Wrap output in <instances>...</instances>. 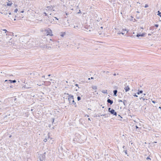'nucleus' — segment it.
Returning <instances> with one entry per match:
<instances>
[{"label":"nucleus","instance_id":"0e129e2a","mask_svg":"<svg viewBox=\"0 0 161 161\" xmlns=\"http://www.w3.org/2000/svg\"><path fill=\"white\" fill-rule=\"evenodd\" d=\"M159 108H160V109H161V107H159Z\"/></svg>","mask_w":161,"mask_h":161},{"label":"nucleus","instance_id":"f03ea898","mask_svg":"<svg viewBox=\"0 0 161 161\" xmlns=\"http://www.w3.org/2000/svg\"><path fill=\"white\" fill-rule=\"evenodd\" d=\"M45 153L44 154H40L38 158L39 159V160L41 161H44V160L45 158Z\"/></svg>","mask_w":161,"mask_h":161},{"label":"nucleus","instance_id":"680f3d73","mask_svg":"<svg viewBox=\"0 0 161 161\" xmlns=\"http://www.w3.org/2000/svg\"><path fill=\"white\" fill-rule=\"evenodd\" d=\"M9 15H11V13H9Z\"/></svg>","mask_w":161,"mask_h":161},{"label":"nucleus","instance_id":"f3484780","mask_svg":"<svg viewBox=\"0 0 161 161\" xmlns=\"http://www.w3.org/2000/svg\"><path fill=\"white\" fill-rule=\"evenodd\" d=\"M49 139H50L49 137H48L47 138H45V139H44L43 141L45 142H47V141L48 140H49Z\"/></svg>","mask_w":161,"mask_h":161},{"label":"nucleus","instance_id":"f257e3e1","mask_svg":"<svg viewBox=\"0 0 161 161\" xmlns=\"http://www.w3.org/2000/svg\"><path fill=\"white\" fill-rule=\"evenodd\" d=\"M68 100L69 101V103L70 104H74L75 107H76L77 105L76 103H75L74 101V97L73 96H71V97L69 98Z\"/></svg>","mask_w":161,"mask_h":161},{"label":"nucleus","instance_id":"f704fd0d","mask_svg":"<svg viewBox=\"0 0 161 161\" xmlns=\"http://www.w3.org/2000/svg\"><path fill=\"white\" fill-rule=\"evenodd\" d=\"M43 15H44V16H47V14H46V13L44 12V13H43Z\"/></svg>","mask_w":161,"mask_h":161},{"label":"nucleus","instance_id":"13d9d810","mask_svg":"<svg viewBox=\"0 0 161 161\" xmlns=\"http://www.w3.org/2000/svg\"><path fill=\"white\" fill-rule=\"evenodd\" d=\"M45 77V76L44 75H43L42 76V77H43V78H44Z\"/></svg>","mask_w":161,"mask_h":161},{"label":"nucleus","instance_id":"0eeeda50","mask_svg":"<svg viewBox=\"0 0 161 161\" xmlns=\"http://www.w3.org/2000/svg\"><path fill=\"white\" fill-rule=\"evenodd\" d=\"M125 90V91L126 92H127L130 89V87H129V86H125L124 88Z\"/></svg>","mask_w":161,"mask_h":161},{"label":"nucleus","instance_id":"dca6fc26","mask_svg":"<svg viewBox=\"0 0 161 161\" xmlns=\"http://www.w3.org/2000/svg\"><path fill=\"white\" fill-rule=\"evenodd\" d=\"M47 9H46V10L48 9V10H52V8H53L52 6L47 7Z\"/></svg>","mask_w":161,"mask_h":161},{"label":"nucleus","instance_id":"69168bd1","mask_svg":"<svg viewBox=\"0 0 161 161\" xmlns=\"http://www.w3.org/2000/svg\"><path fill=\"white\" fill-rule=\"evenodd\" d=\"M123 30H125V31H126V29H125V30L123 29Z\"/></svg>","mask_w":161,"mask_h":161},{"label":"nucleus","instance_id":"9d476101","mask_svg":"<svg viewBox=\"0 0 161 161\" xmlns=\"http://www.w3.org/2000/svg\"><path fill=\"white\" fill-rule=\"evenodd\" d=\"M13 43L14 42L13 41V40L12 38H11L8 42V44L11 45L12 44H14Z\"/></svg>","mask_w":161,"mask_h":161},{"label":"nucleus","instance_id":"58836bf2","mask_svg":"<svg viewBox=\"0 0 161 161\" xmlns=\"http://www.w3.org/2000/svg\"><path fill=\"white\" fill-rule=\"evenodd\" d=\"M133 96H134V97H138L137 95H136V94H135Z\"/></svg>","mask_w":161,"mask_h":161},{"label":"nucleus","instance_id":"e433bc0d","mask_svg":"<svg viewBox=\"0 0 161 161\" xmlns=\"http://www.w3.org/2000/svg\"><path fill=\"white\" fill-rule=\"evenodd\" d=\"M104 73H105L106 74H107L108 73H109L108 71H104Z\"/></svg>","mask_w":161,"mask_h":161},{"label":"nucleus","instance_id":"c756f323","mask_svg":"<svg viewBox=\"0 0 161 161\" xmlns=\"http://www.w3.org/2000/svg\"><path fill=\"white\" fill-rule=\"evenodd\" d=\"M146 159L147 160H148V159L151 160V159L149 157H148L146 158Z\"/></svg>","mask_w":161,"mask_h":161},{"label":"nucleus","instance_id":"79ce46f5","mask_svg":"<svg viewBox=\"0 0 161 161\" xmlns=\"http://www.w3.org/2000/svg\"><path fill=\"white\" fill-rule=\"evenodd\" d=\"M120 33H121V34H122V35H124V33H123V32H120V33H119H119L118 34H120Z\"/></svg>","mask_w":161,"mask_h":161},{"label":"nucleus","instance_id":"3c124183","mask_svg":"<svg viewBox=\"0 0 161 161\" xmlns=\"http://www.w3.org/2000/svg\"><path fill=\"white\" fill-rule=\"evenodd\" d=\"M153 143H157V142H153Z\"/></svg>","mask_w":161,"mask_h":161},{"label":"nucleus","instance_id":"5fc2aeb1","mask_svg":"<svg viewBox=\"0 0 161 161\" xmlns=\"http://www.w3.org/2000/svg\"><path fill=\"white\" fill-rule=\"evenodd\" d=\"M136 12L138 13H140L139 11H136Z\"/></svg>","mask_w":161,"mask_h":161},{"label":"nucleus","instance_id":"ddd939ff","mask_svg":"<svg viewBox=\"0 0 161 161\" xmlns=\"http://www.w3.org/2000/svg\"><path fill=\"white\" fill-rule=\"evenodd\" d=\"M144 33H142V34H138L136 35V36L138 37H139L140 36H144Z\"/></svg>","mask_w":161,"mask_h":161},{"label":"nucleus","instance_id":"ea45409f","mask_svg":"<svg viewBox=\"0 0 161 161\" xmlns=\"http://www.w3.org/2000/svg\"><path fill=\"white\" fill-rule=\"evenodd\" d=\"M152 102L154 103H156V101H152Z\"/></svg>","mask_w":161,"mask_h":161},{"label":"nucleus","instance_id":"bb28decb","mask_svg":"<svg viewBox=\"0 0 161 161\" xmlns=\"http://www.w3.org/2000/svg\"><path fill=\"white\" fill-rule=\"evenodd\" d=\"M118 116L119 117V120H120L121 119H119V118H120V119L122 118V117H121L119 114L118 115Z\"/></svg>","mask_w":161,"mask_h":161},{"label":"nucleus","instance_id":"052dcab7","mask_svg":"<svg viewBox=\"0 0 161 161\" xmlns=\"http://www.w3.org/2000/svg\"><path fill=\"white\" fill-rule=\"evenodd\" d=\"M14 5L15 6V7H16L17 6L16 4Z\"/></svg>","mask_w":161,"mask_h":161},{"label":"nucleus","instance_id":"7ed1b4c3","mask_svg":"<svg viewBox=\"0 0 161 161\" xmlns=\"http://www.w3.org/2000/svg\"><path fill=\"white\" fill-rule=\"evenodd\" d=\"M8 82L9 84H11V83H15L16 82V81L15 80H6L5 82Z\"/></svg>","mask_w":161,"mask_h":161},{"label":"nucleus","instance_id":"a19ab883","mask_svg":"<svg viewBox=\"0 0 161 161\" xmlns=\"http://www.w3.org/2000/svg\"><path fill=\"white\" fill-rule=\"evenodd\" d=\"M135 126H136V129H138L139 128L138 127L137 125H136Z\"/></svg>","mask_w":161,"mask_h":161},{"label":"nucleus","instance_id":"412c9836","mask_svg":"<svg viewBox=\"0 0 161 161\" xmlns=\"http://www.w3.org/2000/svg\"><path fill=\"white\" fill-rule=\"evenodd\" d=\"M158 15L161 17V12H160L159 11H158Z\"/></svg>","mask_w":161,"mask_h":161},{"label":"nucleus","instance_id":"09e8293b","mask_svg":"<svg viewBox=\"0 0 161 161\" xmlns=\"http://www.w3.org/2000/svg\"><path fill=\"white\" fill-rule=\"evenodd\" d=\"M125 146H123V148L124 149H125Z\"/></svg>","mask_w":161,"mask_h":161},{"label":"nucleus","instance_id":"2eb2a0df","mask_svg":"<svg viewBox=\"0 0 161 161\" xmlns=\"http://www.w3.org/2000/svg\"><path fill=\"white\" fill-rule=\"evenodd\" d=\"M143 92V91L142 90L140 91L139 89L138 90V92L137 93V94L138 95H139L140 94L142 93Z\"/></svg>","mask_w":161,"mask_h":161},{"label":"nucleus","instance_id":"6ab92c4d","mask_svg":"<svg viewBox=\"0 0 161 161\" xmlns=\"http://www.w3.org/2000/svg\"><path fill=\"white\" fill-rule=\"evenodd\" d=\"M23 87L25 88L26 89H28L30 88V87H28L26 86V85L24 86H23Z\"/></svg>","mask_w":161,"mask_h":161},{"label":"nucleus","instance_id":"5701e85b","mask_svg":"<svg viewBox=\"0 0 161 161\" xmlns=\"http://www.w3.org/2000/svg\"><path fill=\"white\" fill-rule=\"evenodd\" d=\"M92 88L94 90H96L97 89V87L96 86H93L92 87Z\"/></svg>","mask_w":161,"mask_h":161},{"label":"nucleus","instance_id":"6e6552de","mask_svg":"<svg viewBox=\"0 0 161 161\" xmlns=\"http://www.w3.org/2000/svg\"><path fill=\"white\" fill-rule=\"evenodd\" d=\"M72 95H69L68 93H65L64 94V97H67L68 98L70 97H71Z\"/></svg>","mask_w":161,"mask_h":161},{"label":"nucleus","instance_id":"e2e57ef3","mask_svg":"<svg viewBox=\"0 0 161 161\" xmlns=\"http://www.w3.org/2000/svg\"><path fill=\"white\" fill-rule=\"evenodd\" d=\"M14 21H15V20H16V19H14Z\"/></svg>","mask_w":161,"mask_h":161},{"label":"nucleus","instance_id":"a878e982","mask_svg":"<svg viewBox=\"0 0 161 161\" xmlns=\"http://www.w3.org/2000/svg\"><path fill=\"white\" fill-rule=\"evenodd\" d=\"M18 11V9L17 8H16L15 9L14 11V12L15 13H16Z\"/></svg>","mask_w":161,"mask_h":161},{"label":"nucleus","instance_id":"de8ad7c7","mask_svg":"<svg viewBox=\"0 0 161 161\" xmlns=\"http://www.w3.org/2000/svg\"><path fill=\"white\" fill-rule=\"evenodd\" d=\"M113 75H114V76H116V74H113Z\"/></svg>","mask_w":161,"mask_h":161},{"label":"nucleus","instance_id":"bf43d9fd","mask_svg":"<svg viewBox=\"0 0 161 161\" xmlns=\"http://www.w3.org/2000/svg\"><path fill=\"white\" fill-rule=\"evenodd\" d=\"M21 12L22 13H23L24 12V11H21Z\"/></svg>","mask_w":161,"mask_h":161},{"label":"nucleus","instance_id":"473e14b6","mask_svg":"<svg viewBox=\"0 0 161 161\" xmlns=\"http://www.w3.org/2000/svg\"><path fill=\"white\" fill-rule=\"evenodd\" d=\"M52 120H53V122H54V118H52Z\"/></svg>","mask_w":161,"mask_h":161},{"label":"nucleus","instance_id":"774afa93","mask_svg":"<svg viewBox=\"0 0 161 161\" xmlns=\"http://www.w3.org/2000/svg\"><path fill=\"white\" fill-rule=\"evenodd\" d=\"M88 79V80H90V78H89Z\"/></svg>","mask_w":161,"mask_h":161},{"label":"nucleus","instance_id":"20e7f679","mask_svg":"<svg viewBox=\"0 0 161 161\" xmlns=\"http://www.w3.org/2000/svg\"><path fill=\"white\" fill-rule=\"evenodd\" d=\"M110 113L111 114H113L114 115H117V113L116 112H115L114 110V109H112V110H111V111L110 112Z\"/></svg>","mask_w":161,"mask_h":161},{"label":"nucleus","instance_id":"6e6d98bb","mask_svg":"<svg viewBox=\"0 0 161 161\" xmlns=\"http://www.w3.org/2000/svg\"><path fill=\"white\" fill-rule=\"evenodd\" d=\"M10 88H12L13 87V86H10Z\"/></svg>","mask_w":161,"mask_h":161},{"label":"nucleus","instance_id":"b1692460","mask_svg":"<svg viewBox=\"0 0 161 161\" xmlns=\"http://www.w3.org/2000/svg\"><path fill=\"white\" fill-rule=\"evenodd\" d=\"M61 33H62V32H61ZM64 35H65V32H64L63 33H62V34H61V36H62V37H63V36H64Z\"/></svg>","mask_w":161,"mask_h":161},{"label":"nucleus","instance_id":"c85d7f7f","mask_svg":"<svg viewBox=\"0 0 161 161\" xmlns=\"http://www.w3.org/2000/svg\"><path fill=\"white\" fill-rule=\"evenodd\" d=\"M53 19H54V21H55V20H58V18H56V17H54V18Z\"/></svg>","mask_w":161,"mask_h":161},{"label":"nucleus","instance_id":"c03bdc74","mask_svg":"<svg viewBox=\"0 0 161 161\" xmlns=\"http://www.w3.org/2000/svg\"><path fill=\"white\" fill-rule=\"evenodd\" d=\"M79 88V87H78V89L77 88H76V89H75V90L76 91H77L78 90V89Z\"/></svg>","mask_w":161,"mask_h":161},{"label":"nucleus","instance_id":"4be33fe9","mask_svg":"<svg viewBox=\"0 0 161 161\" xmlns=\"http://www.w3.org/2000/svg\"><path fill=\"white\" fill-rule=\"evenodd\" d=\"M77 99L78 101L80 100L81 99L80 97V96H78V97H77Z\"/></svg>","mask_w":161,"mask_h":161},{"label":"nucleus","instance_id":"4468645a","mask_svg":"<svg viewBox=\"0 0 161 161\" xmlns=\"http://www.w3.org/2000/svg\"><path fill=\"white\" fill-rule=\"evenodd\" d=\"M123 104L125 106H126V103H127V101L126 100H124L123 101Z\"/></svg>","mask_w":161,"mask_h":161},{"label":"nucleus","instance_id":"a18cd8bd","mask_svg":"<svg viewBox=\"0 0 161 161\" xmlns=\"http://www.w3.org/2000/svg\"><path fill=\"white\" fill-rule=\"evenodd\" d=\"M75 86H77V87H79V86H78V84H75Z\"/></svg>","mask_w":161,"mask_h":161},{"label":"nucleus","instance_id":"72a5a7b5","mask_svg":"<svg viewBox=\"0 0 161 161\" xmlns=\"http://www.w3.org/2000/svg\"><path fill=\"white\" fill-rule=\"evenodd\" d=\"M3 30L4 31H5V33H6L7 32V31L6 30V29H3Z\"/></svg>","mask_w":161,"mask_h":161},{"label":"nucleus","instance_id":"603ef678","mask_svg":"<svg viewBox=\"0 0 161 161\" xmlns=\"http://www.w3.org/2000/svg\"><path fill=\"white\" fill-rule=\"evenodd\" d=\"M66 14L67 16H68V14L67 13H66Z\"/></svg>","mask_w":161,"mask_h":161},{"label":"nucleus","instance_id":"37998d69","mask_svg":"<svg viewBox=\"0 0 161 161\" xmlns=\"http://www.w3.org/2000/svg\"><path fill=\"white\" fill-rule=\"evenodd\" d=\"M136 18L137 19L139 18V17L137 15H136Z\"/></svg>","mask_w":161,"mask_h":161},{"label":"nucleus","instance_id":"39448f33","mask_svg":"<svg viewBox=\"0 0 161 161\" xmlns=\"http://www.w3.org/2000/svg\"><path fill=\"white\" fill-rule=\"evenodd\" d=\"M49 21L51 23H57V22H54V19H51L50 18H49L48 19Z\"/></svg>","mask_w":161,"mask_h":161},{"label":"nucleus","instance_id":"338daca9","mask_svg":"<svg viewBox=\"0 0 161 161\" xmlns=\"http://www.w3.org/2000/svg\"><path fill=\"white\" fill-rule=\"evenodd\" d=\"M5 14L6 15V14H7L6 13L5 14Z\"/></svg>","mask_w":161,"mask_h":161},{"label":"nucleus","instance_id":"aec40b11","mask_svg":"<svg viewBox=\"0 0 161 161\" xmlns=\"http://www.w3.org/2000/svg\"><path fill=\"white\" fill-rule=\"evenodd\" d=\"M12 4V3H8L7 4V5L8 6H11Z\"/></svg>","mask_w":161,"mask_h":161},{"label":"nucleus","instance_id":"4d7b16f0","mask_svg":"<svg viewBox=\"0 0 161 161\" xmlns=\"http://www.w3.org/2000/svg\"><path fill=\"white\" fill-rule=\"evenodd\" d=\"M50 75H51L50 74H49V75H48V76H50Z\"/></svg>","mask_w":161,"mask_h":161},{"label":"nucleus","instance_id":"864d4df0","mask_svg":"<svg viewBox=\"0 0 161 161\" xmlns=\"http://www.w3.org/2000/svg\"><path fill=\"white\" fill-rule=\"evenodd\" d=\"M88 120H91L90 119V118H89L88 119Z\"/></svg>","mask_w":161,"mask_h":161},{"label":"nucleus","instance_id":"cd10ccee","mask_svg":"<svg viewBox=\"0 0 161 161\" xmlns=\"http://www.w3.org/2000/svg\"><path fill=\"white\" fill-rule=\"evenodd\" d=\"M148 7V5L147 4H145V6H144L145 8H147Z\"/></svg>","mask_w":161,"mask_h":161},{"label":"nucleus","instance_id":"393cba45","mask_svg":"<svg viewBox=\"0 0 161 161\" xmlns=\"http://www.w3.org/2000/svg\"><path fill=\"white\" fill-rule=\"evenodd\" d=\"M111 110L112 109L110 108H108V111L110 113V111H111Z\"/></svg>","mask_w":161,"mask_h":161},{"label":"nucleus","instance_id":"a211bd4d","mask_svg":"<svg viewBox=\"0 0 161 161\" xmlns=\"http://www.w3.org/2000/svg\"><path fill=\"white\" fill-rule=\"evenodd\" d=\"M102 92L104 93H107V90H103L102 91Z\"/></svg>","mask_w":161,"mask_h":161},{"label":"nucleus","instance_id":"7c9ffc66","mask_svg":"<svg viewBox=\"0 0 161 161\" xmlns=\"http://www.w3.org/2000/svg\"><path fill=\"white\" fill-rule=\"evenodd\" d=\"M142 99L143 100H145V99L147 100V99H145L144 98H143L142 97L141 98H140V99Z\"/></svg>","mask_w":161,"mask_h":161},{"label":"nucleus","instance_id":"9b49d317","mask_svg":"<svg viewBox=\"0 0 161 161\" xmlns=\"http://www.w3.org/2000/svg\"><path fill=\"white\" fill-rule=\"evenodd\" d=\"M108 115H110V114H104L101 115V116H105V118L108 117L109 116Z\"/></svg>","mask_w":161,"mask_h":161},{"label":"nucleus","instance_id":"f8f14e48","mask_svg":"<svg viewBox=\"0 0 161 161\" xmlns=\"http://www.w3.org/2000/svg\"><path fill=\"white\" fill-rule=\"evenodd\" d=\"M113 93H114V96H117V90H114L113 91Z\"/></svg>","mask_w":161,"mask_h":161},{"label":"nucleus","instance_id":"c9c22d12","mask_svg":"<svg viewBox=\"0 0 161 161\" xmlns=\"http://www.w3.org/2000/svg\"><path fill=\"white\" fill-rule=\"evenodd\" d=\"M118 101L119 102H123V101L121 100H119Z\"/></svg>","mask_w":161,"mask_h":161},{"label":"nucleus","instance_id":"8fccbe9b","mask_svg":"<svg viewBox=\"0 0 161 161\" xmlns=\"http://www.w3.org/2000/svg\"><path fill=\"white\" fill-rule=\"evenodd\" d=\"M91 79H94V78H93V77H91Z\"/></svg>","mask_w":161,"mask_h":161},{"label":"nucleus","instance_id":"423d86ee","mask_svg":"<svg viewBox=\"0 0 161 161\" xmlns=\"http://www.w3.org/2000/svg\"><path fill=\"white\" fill-rule=\"evenodd\" d=\"M107 102L110 103V105H111L113 103V100H110V99L108 98L107 100Z\"/></svg>","mask_w":161,"mask_h":161},{"label":"nucleus","instance_id":"2f4dec72","mask_svg":"<svg viewBox=\"0 0 161 161\" xmlns=\"http://www.w3.org/2000/svg\"><path fill=\"white\" fill-rule=\"evenodd\" d=\"M124 152H125V154H127V151L126 150H124Z\"/></svg>","mask_w":161,"mask_h":161},{"label":"nucleus","instance_id":"49530a36","mask_svg":"<svg viewBox=\"0 0 161 161\" xmlns=\"http://www.w3.org/2000/svg\"><path fill=\"white\" fill-rule=\"evenodd\" d=\"M78 27V26H74V28H76V27Z\"/></svg>","mask_w":161,"mask_h":161},{"label":"nucleus","instance_id":"4c0bfd02","mask_svg":"<svg viewBox=\"0 0 161 161\" xmlns=\"http://www.w3.org/2000/svg\"><path fill=\"white\" fill-rule=\"evenodd\" d=\"M155 26H156V27H158V24H155Z\"/></svg>","mask_w":161,"mask_h":161},{"label":"nucleus","instance_id":"1a4fd4ad","mask_svg":"<svg viewBox=\"0 0 161 161\" xmlns=\"http://www.w3.org/2000/svg\"><path fill=\"white\" fill-rule=\"evenodd\" d=\"M52 31L51 30H49L47 32V35H49L51 36H52L53 35L52 34Z\"/></svg>","mask_w":161,"mask_h":161}]
</instances>
